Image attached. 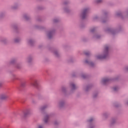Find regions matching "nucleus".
I'll list each match as a JSON object with an SVG mask.
<instances>
[{"label": "nucleus", "mask_w": 128, "mask_h": 128, "mask_svg": "<svg viewBox=\"0 0 128 128\" xmlns=\"http://www.w3.org/2000/svg\"><path fill=\"white\" fill-rule=\"evenodd\" d=\"M92 120H94V118H91L89 120H88V122H92Z\"/></svg>", "instance_id": "obj_10"}, {"label": "nucleus", "mask_w": 128, "mask_h": 128, "mask_svg": "<svg viewBox=\"0 0 128 128\" xmlns=\"http://www.w3.org/2000/svg\"><path fill=\"white\" fill-rule=\"evenodd\" d=\"M88 10V8L84 9L83 10V12L82 13V18L83 19L86 18V14H87Z\"/></svg>", "instance_id": "obj_2"}, {"label": "nucleus", "mask_w": 128, "mask_h": 128, "mask_svg": "<svg viewBox=\"0 0 128 128\" xmlns=\"http://www.w3.org/2000/svg\"><path fill=\"white\" fill-rule=\"evenodd\" d=\"M6 98H7V96L6 95H2L0 97V98L1 100H6Z\"/></svg>", "instance_id": "obj_6"}, {"label": "nucleus", "mask_w": 128, "mask_h": 128, "mask_svg": "<svg viewBox=\"0 0 128 128\" xmlns=\"http://www.w3.org/2000/svg\"><path fill=\"white\" fill-rule=\"evenodd\" d=\"M82 76L83 78H86V77H84V76Z\"/></svg>", "instance_id": "obj_20"}, {"label": "nucleus", "mask_w": 128, "mask_h": 128, "mask_svg": "<svg viewBox=\"0 0 128 128\" xmlns=\"http://www.w3.org/2000/svg\"><path fill=\"white\" fill-rule=\"evenodd\" d=\"M96 29L94 28L93 29L90 30L91 32H93Z\"/></svg>", "instance_id": "obj_14"}, {"label": "nucleus", "mask_w": 128, "mask_h": 128, "mask_svg": "<svg viewBox=\"0 0 128 128\" xmlns=\"http://www.w3.org/2000/svg\"><path fill=\"white\" fill-rule=\"evenodd\" d=\"M52 32H49L48 34V36L49 38H52Z\"/></svg>", "instance_id": "obj_7"}, {"label": "nucleus", "mask_w": 128, "mask_h": 128, "mask_svg": "<svg viewBox=\"0 0 128 128\" xmlns=\"http://www.w3.org/2000/svg\"><path fill=\"white\" fill-rule=\"evenodd\" d=\"M46 108V107L42 108H41V110H44V108Z\"/></svg>", "instance_id": "obj_15"}, {"label": "nucleus", "mask_w": 128, "mask_h": 128, "mask_svg": "<svg viewBox=\"0 0 128 128\" xmlns=\"http://www.w3.org/2000/svg\"><path fill=\"white\" fill-rule=\"evenodd\" d=\"M84 54H86V56H90V52H86Z\"/></svg>", "instance_id": "obj_9"}, {"label": "nucleus", "mask_w": 128, "mask_h": 128, "mask_svg": "<svg viewBox=\"0 0 128 128\" xmlns=\"http://www.w3.org/2000/svg\"><path fill=\"white\" fill-rule=\"evenodd\" d=\"M48 118H49V116L48 115L45 116L44 119V122H46V123L48 122Z\"/></svg>", "instance_id": "obj_5"}, {"label": "nucleus", "mask_w": 128, "mask_h": 128, "mask_svg": "<svg viewBox=\"0 0 128 128\" xmlns=\"http://www.w3.org/2000/svg\"><path fill=\"white\" fill-rule=\"evenodd\" d=\"M94 96V98H96V96Z\"/></svg>", "instance_id": "obj_22"}, {"label": "nucleus", "mask_w": 128, "mask_h": 128, "mask_svg": "<svg viewBox=\"0 0 128 128\" xmlns=\"http://www.w3.org/2000/svg\"><path fill=\"white\" fill-rule=\"evenodd\" d=\"M55 54H56V56H58V53L55 52Z\"/></svg>", "instance_id": "obj_18"}, {"label": "nucleus", "mask_w": 128, "mask_h": 128, "mask_svg": "<svg viewBox=\"0 0 128 128\" xmlns=\"http://www.w3.org/2000/svg\"><path fill=\"white\" fill-rule=\"evenodd\" d=\"M71 86L73 90L76 89V85H74V84H71Z\"/></svg>", "instance_id": "obj_8"}, {"label": "nucleus", "mask_w": 128, "mask_h": 128, "mask_svg": "<svg viewBox=\"0 0 128 128\" xmlns=\"http://www.w3.org/2000/svg\"><path fill=\"white\" fill-rule=\"evenodd\" d=\"M31 84L33 86L36 87L38 86V82H36V80H34L32 82Z\"/></svg>", "instance_id": "obj_3"}, {"label": "nucleus", "mask_w": 128, "mask_h": 128, "mask_svg": "<svg viewBox=\"0 0 128 128\" xmlns=\"http://www.w3.org/2000/svg\"><path fill=\"white\" fill-rule=\"evenodd\" d=\"M19 40H20L18 39H16V40H15V42H18Z\"/></svg>", "instance_id": "obj_13"}, {"label": "nucleus", "mask_w": 128, "mask_h": 128, "mask_svg": "<svg viewBox=\"0 0 128 128\" xmlns=\"http://www.w3.org/2000/svg\"><path fill=\"white\" fill-rule=\"evenodd\" d=\"M54 22H56V20H54Z\"/></svg>", "instance_id": "obj_19"}, {"label": "nucleus", "mask_w": 128, "mask_h": 128, "mask_svg": "<svg viewBox=\"0 0 128 128\" xmlns=\"http://www.w3.org/2000/svg\"><path fill=\"white\" fill-rule=\"evenodd\" d=\"M2 83H0V86H2Z\"/></svg>", "instance_id": "obj_21"}, {"label": "nucleus", "mask_w": 128, "mask_h": 128, "mask_svg": "<svg viewBox=\"0 0 128 128\" xmlns=\"http://www.w3.org/2000/svg\"><path fill=\"white\" fill-rule=\"evenodd\" d=\"M96 2L98 4V2H102V0H97Z\"/></svg>", "instance_id": "obj_12"}, {"label": "nucleus", "mask_w": 128, "mask_h": 128, "mask_svg": "<svg viewBox=\"0 0 128 128\" xmlns=\"http://www.w3.org/2000/svg\"><path fill=\"white\" fill-rule=\"evenodd\" d=\"M105 54L104 56H96L97 58L99 60H102V58H106L108 56V46H106L104 48Z\"/></svg>", "instance_id": "obj_1"}, {"label": "nucleus", "mask_w": 128, "mask_h": 128, "mask_svg": "<svg viewBox=\"0 0 128 128\" xmlns=\"http://www.w3.org/2000/svg\"><path fill=\"white\" fill-rule=\"evenodd\" d=\"M85 62L86 64H88V60H86Z\"/></svg>", "instance_id": "obj_16"}, {"label": "nucleus", "mask_w": 128, "mask_h": 128, "mask_svg": "<svg viewBox=\"0 0 128 128\" xmlns=\"http://www.w3.org/2000/svg\"><path fill=\"white\" fill-rule=\"evenodd\" d=\"M38 128H42V126H38Z\"/></svg>", "instance_id": "obj_17"}, {"label": "nucleus", "mask_w": 128, "mask_h": 128, "mask_svg": "<svg viewBox=\"0 0 128 128\" xmlns=\"http://www.w3.org/2000/svg\"><path fill=\"white\" fill-rule=\"evenodd\" d=\"M118 87H114V91H116V90H118Z\"/></svg>", "instance_id": "obj_11"}, {"label": "nucleus", "mask_w": 128, "mask_h": 128, "mask_svg": "<svg viewBox=\"0 0 128 128\" xmlns=\"http://www.w3.org/2000/svg\"><path fill=\"white\" fill-rule=\"evenodd\" d=\"M108 80H108V78H104L102 80V84H106V82H108Z\"/></svg>", "instance_id": "obj_4"}]
</instances>
